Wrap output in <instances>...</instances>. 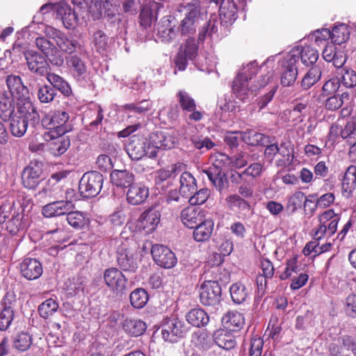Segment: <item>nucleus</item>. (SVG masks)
Masks as SVG:
<instances>
[{"instance_id":"1","label":"nucleus","mask_w":356,"mask_h":356,"mask_svg":"<svg viewBox=\"0 0 356 356\" xmlns=\"http://www.w3.org/2000/svg\"><path fill=\"white\" fill-rule=\"evenodd\" d=\"M257 71L254 63H249L243 71L238 74L232 83V90L236 97L243 102H250L256 95V92L264 87L273 76V72H268L265 75H261L257 84L249 86L252 76Z\"/></svg>"},{"instance_id":"2","label":"nucleus","mask_w":356,"mask_h":356,"mask_svg":"<svg viewBox=\"0 0 356 356\" xmlns=\"http://www.w3.org/2000/svg\"><path fill=\"white\" fill-rule=\"evenodd\" d=\"M13 136L20 138L26 132L29 122L33 126L39 123L40 116L32 102L28 99L17 103V111L8 120Z\"/></svg>"},{"instance_id":"3","label":"nucleus","mask_w":356,"mask_h":356,"mask_svg":"<svg viewBox=\"0 0 356 356\" xmlns=\"http://www.w3.org/2000/svg\"><path fill=\"white\" fill-rule=\"evenodd\" d=\"M69 114L63 111H56L46 115L41 120L42 125L49 130V135L53 138L63 136L71 130L68 123Z\"/></svg>"},{"instance_id":"4","label":"nucleus","mask_w":356,"mask_h":356,"mask_svg":"<svg viewBox=\"0 0 356 356\" xmlns=\"http://www.w3.org/2000/svg\"><path fill=\"white\" fill-rule=\"evenodd\" d=\"M126 151L129 157L136 161L141 159L145 156H147L149 158L157 156L155 148L151 145L149 138L131 136L126 146Z\"/></svg>"},{"instance_id":"5","label":"nucleus","mask_w":356,"mask_h":356,"mask_svg":"<svg viewBox=\"0 0 356 356\" xmlns=\"http://www.w3.org/2000/svg\"><path fill=\"white\" fill-rule=\"evenodd\" d=\"M185 17L181 20L179 31L181 35L191 37L195 31L198 25L200 15V2L199 0H192L185 6Z\"/></svg>"},{"instance_id":"6","label":"nucleus","mask_w":356,"mask_h":356,"mask_svg":"<svg viewBox=\"0 0 356 356\" xmlns=\"http://www.w3.org/2000/svg\"><path fill=\"white\" fill-rule=\"evenodd\" d=\"M44 33L48 38L55 41L57 49L63 53L72 54L83 49L76 40L69 38L65 33L52 26L46 27Z\"/></svg>"},{"instance_id":"7","label":"nucleus","mask_w":356,"mask_h":356,"mask_svg":"<svg viewBox=\"0 0 356 356\" xmlns=\"http://www.w3.org/2000/svg\"><path fill=\"white\" fill-rule=\"evenodd\" d=\"M104 182L103 175L96 171L85 173L79 181V190L84 198L94 197L99 193Z\"/></svg>"},{"instance_id":"8","label":"nucleus","mask_w":356,"mask_h":356,"mask_svg":"<svg viewBox=\"0 0 356 356\" xmlns=\"http://www.w3.org/2000/svg\"><path fill=\"white\" fill-rule=\"evenodd\" d=\"M200 302L207 307L216 308L222 300V289L217 281L204 282L199 289Z\"/></svg>"},{"instance_id":"9","label":"nucleus","mask_w":356,"mask_h":356,"mask_svg":"<svg viewBox=\"0 0 356 356\" xmlns=\"http://www.w3.org/2000/svg\"><path fill=\"white\" fill-rule=\"evenodd\" d=\"M298 54L297 50H291L282 61L280 83L283 87H291L296 83L298 76Z\"/></svg>"},{"instance_id":"10","label":"nucleus","mask_w":356,"mask_h":356,"mask_svg":"<svg viewBox=\"0 0 356 356\" xmlns=\"http://www.w3.org/2000/svg\"><path fill=\"white\" fill-rule=\"evenodd\" d=\"M340 217L330 209L319 216L320 226L316 231L314 237L320 240L325 236H332L337 231Z\"/></svg>"},{"instance_id":"11","label":"nucleus","mask_w":356,"mask_h":356,"mask_svg":"<svg viewBox=\"0 0 356 356\" xmlns=\"http://www.w3.org/2000/svg\"><path fill=\"white\" fill-rule=\"evenodd\" d=\"M88 52L85 49H81L79 54H75L66 58V63L71 74L77 81H83L87 74V65L86 58Z\"/></svg>"},{"instance_id":"12","label":"nucleus","mask_w":356,"mask_h":356,"mask_svg":"<svg viewBox=\"0 0 356 356\" xmlns=\"http://www.w3.org/2000/svg\"><path fill=\"white\" fill-rule=\"evenodd\" d=\"M161 220L159 206L154 205L143 212L137 222V227L145 234L153 232Z\"/></svg>"},{"instance_id":"13","label":"nucleus","mask_w":356,"mask_h":356,"mask_svg":"<svg viewBox=\"0 0 356 356\" xmlns=\"http://www.w3.org/2000/svg\"><path fill=\"white\" fill-rule=\"evenodd\" d=\"M104 281L111 291L115 293H122L127 286V278L117 268H109L104 273Z\"/></svg>"},{"instance_id":"14","label":"nucleus","mask_w":356,"mask_h":356,"mask_svg":"<svg viewBox=\"0 0 356 356\" xmlns=\"http://www.w3.org/2000/svg\"><path fill=\"white\" fill-rule=\"evenodd\" d=\"M152 255L156 264L165 268H171L177 264V258L166 246L155 244L152 248Z\"/></svg>"},{"instance_id":"15","label":"nucleus","mask_w":356,"mask_h":356,"mask_svg":"<svg viewBox=\"0 0 356 356\" xmlns=\"http://www.w3.org/2000/svg\"><path fill=\"white\" fill-rule=\"evenodd\" d=\"M117 261L122 270L134 273L138 268L134 251L127 243H122L117 250Z\"/></svg>"},{"instance_id":"16","label":"nucleus","mask_w":356,"mask_h":356,"mask_svg":"<svg viewBox=\"0 0 356 356\" xmlns=\"http://www.w3.org/2000/svg\"><path fill=\"white\" fill-rule=\"evenodd\" d=\"M16 300L14 296L7 293L2 301L3 309L0 312V330H7L15 318Z\"/></svg>"},{"instance_id":"17","label":"nucleus","mask_w":356,"mask_h":356,"mask_svg":"<svg viewBox=\"0 0 356 356\" xmlns=\"http://www.w3.org/2000/svg\"><path fill=\"white\" fill-rule=\"evenodd\" d=\"M24 56L30 71L40 76L49 73V65L44 56L32 50L26 51Z\"/></svg>"},{"instance_id":"18","label":"nucleus","mask_w":356,"mask_h":356,"mask_svg":"<svg viewBox=\"0 0 356 356\" xmlns=\"http://www.w3.org/2000/svg\"><path fill=\"white\" fill-rule=\"evenodd\" d=\"M149 142L152 147L158 153L159 149H170L175 147L177 139L171 131H157L149 136Z\"/></svg>"},{"instance_id":"19","label":"nucleus","mask_w":356,"mask_h":356,"mask_svg":"<svg viewBox=\"0 0 356 356\" xmlns=\"http://www.w3.org/2000/svg\"><path fill=\"white\" fill-rule=\"evenodd\" d=\"M183 323L177 318L168 319L161 330L162 337L165 341L176 342L177 337H181L184 333Z\"/></svg>"},{"instance_id":"20","label":"nucleus","mask_w":356,"mask_h":356,"mask_svg":"<svg viewBox=\"0 0 356 356\" xmlns=\"http://www.w3.org/2000/svg\"><path fill=\"white\" fill-rule=\"evenodd\" d=\"M42 164L38 162H31L24 169L22 179L24 187L34 189L42 181Z\"/></svg>"},{"instance_id":"21","label":"nucleus","mask_w":356,"mask_h":356,"mask_svg":"<svg viewBox=\"0 0 356 356\" xmlns=\"http://www.w3.org/2000/svg\"><path fill=\"white\" fill-rule=\"evenodd\" d=\"M203 172L207 175L209 181L218 191L221 192L222 190L227 188L229 181L226 177L225 172L222 166H220L218 164L217 161L208 169L204 170Z\"/></svg>"},{"instance_id":"22","label":"nucleus","mask_w":356,"mask_h":356,"mask_svg":"<svg viewBox=\"0 0 356 356\" xmlns=\"http://www.w3.org/2000/svg\"><path fill=\"white\" fill-rule=\"evenodd\" d=\"M74 205L72 201L60 200L55 201L44 205L42 207V213L44 216L51 218L66 215L68 211H72Z\"/></svg>"},{"instance_id":"23","label":"nucleus","mask_w":356,"mask_h":356,"mask_svg":"<svg viewBox=\"0 0 356 356\" xmlns=\"http://www.w3.org/2000/svg\"><path fill=\"white\" fill-rule=\"evenodd\" d=\"M20 271L24 277L29 280L38 279L43 273V268L39 260L35 258H25L20 264Z\"/></svg>"},{"instance_id":"24","label":"nucleus","mask_w":356,"mask_h":356,"mask_svg":"<svg viewBox=\"0 0 356 356\" xmlns=\"http://www.w3.org/2000/svg\"><path fill=\"white\" fill-rule=\"evenodd\" d=\"M182 223L190 229H193L204 219L203 211L193 205L184 208L180 214Z\"/></svg>"},{"instance_id":"25","label":"nucleus","mask_w":356,"mask_h":356,"mask_svg":"<svg viewBox=\"0 0 356 356\" xmlns=\"http://www.w3.org/2000/svg\"><path fill=\"white\" fill-rule=\"evenodd\" d=\"M42 79L35 76H31L29 79V87L31 89L36 88L39 86L38 90V98L41 103H49L52 102L56 95L54 88L47 85L42 84Z\"/></svg>"},{"instance_id":"26","label":"nucleus","mask_w":356,"mask_h":356,"mask_svg":"<svg viewBox=\"0 0 356 356\" xmlns=\"http://www.w3.org/2000/svg\"><path fill=\"white\" fill-rule=\"evenodd\" d=\"M111 183L120 188H127L133 185L135 176L127 170H114L110 175Z\"/></svg>"},{"instance_id":"27","label":"nucleus","mask_w":356,"mask_h":356,"mask_svg":"<svg viewBox=\"0 0 356 356\" xmlns=\"http://www.w3.org/2000/svg\"><path fill=\"white\" fill-rule=\"evenodd\" d=\"M221 24H232L237 18V8L232 0H223L219 9Z\"/></svg>"},{"instance_id":"28","label":"nucleus","mask_w":356,"mask_h":356,"mask_svg":"<svg viewBox=\"0 0 356 356\" xmlns=\"http://www.w3.org/2000/svg\"><path fill=\"white\" fill-rule=\"evenodd\" d=\"M149 195V188L140 184L131 185L127 193V200L133 205L143 203Z\"/></svg>"},{"instance_id":"29","label":"nucleus","mask_w":356,"mask_h":356,"mask_svg":"<svg viewBox=\"0 0 356 356\" xmlns=\"http://www.w3.org/2000/svg\"><path fill=\"white\" fill-rule=\"evenodd\" d=\"M275 138H272L270 136V143L266 145H263L262 146L266 147L264 150V156L266 159L270 161H272L274 157L280 154L284 159V161L290 163L293 161V155L289 152L288 149H282L278 147L277 143L274 142Z\"/></svg>"},{"instance_id":"30","label":"nucleus","mask_w":356,"mask_h":356,"mask_svg":"<svg viewBox=\"0 0 356 356\" xmlns=\"http://www.w3.org/2000/svg\"><path fill=\"white\" fill-rule=\"evenodd\" d=\"M56 16L62 19L64 26L67 29L74 27L78 19L75 12L65 2H60V6H57Z\"/></svg>"},{"instance_id":"31","label":"nucleus","mask_w":356,"mask_h":356,"mask_svg":"<svg viewBox=\"0 0 356 356\" xmlns=\"http://www.w3.org/2000/svg\"><path fill=\"white\" fill-rule=\"evenodd\" d=\"M122 330L131 337L141 336L147 329L146 323L137 318H127L122 322Z\"/></svg>"},{"instance_id":"32","label":"nucleus","mask_w":356,"mask_h":356,"mask_svg":"<svg viewBox=\"0 0 356 356\" xmlns=\"http://www.w3.org/2000/svg\"><path fill=\"white\" fill-rule=\"evenodd\" d=\"M192 342L197 348L203 351H216L214 339L210 337V336L203 330H199L193 334Z\"/></svg>"},{"instance_id":"33","label":"nucleus","mask_w":356,"mask_h":356,"mask_svg":"<svg viewBox=\"0 0 356 356\" xmlns=\"http://www.w3.org/2000/svg\"><path fill=\"white\" fill-rule=\"evenodd\" d=\"M356 188V165H350L343 176L342 180V193L344 196L348 197L352 195Z\"/></svg>"},{"instance_id":"34","label":"nucleus","mask_w":356,"mask_h":356,"mask_svg":"<svg viewBox=\"0 0 356 356\" xmlns=\"http://www.w3.org/2000/svg\"><path fill=\"white\" fill-rule=\"evenodd\" d=\"M179 193L183 197H188L197 190V181L191 173L183 172L179 178Z\"/></svg>"},{"instance_id":"35","label":"nucleus","mask_w":356,"mask_h":356,"mask_svg":"<svg viewBox=\"0 0 356 356\" xmlns=\"http://www.w3.org/2000/svg\"><path fill=\"white\" fill-rule=\"evenodd\" d=\"M186 318L189 324L196 327H204L209 322V315L200 308L191 309L186 314Z\"/></svg>"},{"instance_id":"36","label":"nucleus","mask_w":356,"mask_h":356,"mask_svg":"<svg viewBox=\"0 0 356 356\" xmlns=\"http://www.w3.org/2000/svg\"><path fill=\"white\" fill-rule=\"evenodd\" d=\"M316 195H309L308 197H305V194L301 191L295 192L291 196L289 197L288 203L286 206V210L293 213L299 208L301 207L302 204L304 201V207H305L309 203H313V200L309 199L310 197H315Z\"/></svg>"},{"instance_id":"37","label":"nucleus","mask_w":356,"mask_h":356,"mask_svg":"<svg viewBox=\"0 0 356 356\" xmlns=\"http://www.w3.org/2000/svg\"><path fill=\"white\" fill-rule=\"evenodd\" d=\"M193 229V238L196 241L202 242L208 240L213 232V222L211 220L203 219Z\"/></svg>"},{"instance_id":"38","label":"nucleus","mask_w":356,"mask_h":356,"mask_svg":"<svg viewBox=\"0 0 356 356\" xmlns=\"http://www.w3.org/2000/svg\"><path fill=\"white\" fill-rule=\"evenodd\" d=\"M15 113L14 100L12 95L0 93V118L8 121Z\"/></svg>"},{"instance_id":"39","label":"nucleus","mask_w":356,"mask_h":356,"mask_svg":"<svg viewBox=\"0 0 356 356\" xmlns=\"http://www.w3.org/2000/svg\"><path fill=\"white\" fill-rule=\"evenodd\" d=\"M241 138L245 143L252 146H262L270 142L269 136H266L254 130L241 133Z\"/></svg>"},{"instance_id":"40","label":"nucleus","mask_w":356,"mask_h":356,"mask_svg":"<svg viewBox=\"0 0 356 356\" xmlns=\"http://www.w3.org/2000/svg\"><path fill=\"white\" fill-rule=\"evenodd\" d=\"M86 279L82 276L69 278L64 284L67 296H75L83 292Z\"/></svg>"},{"instance_id":"41","label":"nucleus","mask_w":356,"mask_h":356,"mask_svg":"<svg viewBox=\"0 0 356 356\" xmlns=\"http://www.w3.org/2000/svg\"><path fill=\"white\" fill-rule=\"evenodd\" d=\"M350 103V95L349 92H344L341 94L334 95L328 97L325 103V107L329 111H336L343 105H348Z\"/></svg>"},{"instance_id":"42","label":"nucleus","mask_w":356,"mask_h":356,"mask_svg":"<svg viewBox=\"0 0 356 356\" xmlns=\"http://www.w3.org/2000/svg\"><path fill=\"white\" fill-rule=\"evenodd\" d=\"M214 343L216 349L218 348L227 350L234 348L236 341L232 333L222 330L215 334Z\"/></svg>"},{"instance_id":"43","label":"nucleus","mask_w":356,"mask_h":356,"mask_svg":"<svg viewBox=\"0 0 356 356\" xmlns=\"http://www.w3.org/2000/svg\"><path fill=\"white\" fill-rule=\"evenodd\" d=\"M229 292L232 301L238 305L245 302L249 296L248 289L241 282L233 284L229 288Z\"/></svg>"},{"instance_id":"44","label":"nucleus","mask_w":356,"mask_h":356,"mask_svg":"<svg viewBox=\"0 0 356 356\" xmlns=\"http://www.w3.org/2000/svg\"><path fill=\"white\" fill-rule=\"evenodd\" d=\"M292 50H297L298 59L300 58L302 63L307 66L314 65L318 58V51L310 47H297Z\"/></svg>"},{"instance_id":"45","label":"nucleus","mask_w":356,"mask_h":356,"mask_svg":"<svg viewBox=\"0 0 356 356\" xmlns=\"http://www.w3.org/2000/svg\"><path fill=\"white\" fill-rule=\"evenodd\" d=\"M222 322L229 330L240 329L245 323L242 314L238 312H229L222 317Z\"/></svg>"},{"instance_id":"46","label":"nucleus","mask_w":356,"mask_h":356,"mask_svg":"<svg viewBox=\"0 0 356 356\" xmlns=\"http://www.w3.org/2000/svg\"><path fill=\"white\" fill-rule=\"evenodd\" d=\"M32 343V336L26 332H22L15 337L13 346L18 351L24 352L31 348Z\"/></svg>"},{"instance_id":"47","label":"nucleus","mask_w":356,"mask_h":356,"mask_svg":"<svg viewBox=\"0 0 356 356\" xmlns=\"http://www.w3.org/2000/svg\"><path fill=\"white\" fill-rule=\"evenodd\" d=\"M321 69L316 65L312 67L305 75L301 81V87L304 90H307L317 83L321 77Z\"/></svg>"},{"instance_id":"48","label":"nucleus","mask_w":356,"mask_h":356,"mask_svg":"<svg viewBox=\"0 0 356 356\" xmlns=\"http://www.w3.org/2000/svg\"><path fill=\"white\" fill-rule=\"evenodd\" d=\"M47 79L53 86L54 89L60 91L64 95L68 96L71 93V88L68 83L65 81L61 76L54 73H48Z\"/></svg>"},{"instance_id":"49","label":"nucleus","mask_w":356,"mask_h":356,"mask_svg":"<svg viewBox=\"0 0 356 356\" xmlns=\"http://www.w3.org/2000/svg\"><path fill=\"white\" fill-rule=\"evenodd\" d=\"M148 299V294L143 289H136L129 296L131 305L136 309H141L145 307Z\"/></svg>"},{"instance_id":"50","label":"nucleus","mask_w":356,"mask_h":356,"mask_svg":"<svg viewBox=\"0 0 356 356\" xmlns=\"http://www.w3.org/2000/svg\"><path fill=\"white\" fill-rule=\"evenodd\" d=\"M58 308V303L54 298H49L42 302L38 307V313L41 318L47 319L51 316Z\"/></svg>"},{"instance_id":"51","label":"nucleus","mask_w":356,"mask_h":356,"mask_svg":"<svg viewBox=\"0 0 356 356\" xmlns=\"http://www.w3.org/2000/svg\"><path fill=\"white\" fill-rule=\"evenodd\" d=\"M340 83L346 88H352L356 86V72L348 67H344L339 71Z\"/></svg>"},{"instance_id":"52","label":"nucleus","mask_w":356,"mask_h":356,"mask_svg":"<svg viewBox=\"0 0 356 356\" xmlns=\"http://www.w3.org/2000/svg\"><path fill=\"white\" fill-rule=\"evenodd\" d=\"M349 35L350 33L347 26L341 24L333 28L331 31V40L333 43L341 44L347 41Z\"/></svg>"},{"instance_id":"53","label":"nucleus","mask_w":356,"mask_h":356,"mask_svg":"<svg viewBox=\"0 0 356 356\" xmlns=\"http://www.w3.org/2000/svg\"><path fill=\"white\" fill-rule=\"evenodd\" d=\"M157 35L163 42H170L175 36V31L168 19H163L158 24Z\"/></svg>"},{"instance_id":"54","label":"nucleus","mask_w":356,"mask_h":356,"mask_svg":"<svg viewBox=\"0 0 356 356\" xmlns=\"http://www.w3.org/2000/svg\"><path fill=\"white\" fill-rule=\"evenodd\" d=\"M112 0H104L102 5V11L104 10V17L111 23L119 22L120 21V13L116 5L111 3Z\"/></svg>"},{"instance_id":"55","label":"nucleus","mask_w":356,"mask_h":356,"mask_svg":"<svg viewBox=\"0 0 356 356\" xmlns=\"http://www.w3.org/2000/svg\"><path fill=\"white\" fill-rule=\"evenodd\" d=\"M53 140L50 143V149L52 153L56 156L63 154L70 146V140L68 138H63L62 136H57L53 138L50 136Z\"/></svg>"},{"instance_id":"56","label":"nucleus","mask_w":356,"mask_h":356,"mask_svg":"<svg viewBox=\"0 0 356 356\" xmlns=\"http://www.w3.org/2000/svg\"><path fill=\"white\" fill-rule=\"evenodd\" d=\"M177 97L178 98V102L180 107L184 111L191 112L196 108L195 100L187 92L180 90L177 92Z\"/></svg>"},{"instance_id":"57","label":"nucleus","mask_w":356,"mask_h":356,"mask_svg":"<svg viewBox=\"0 0 356 356\" xmlns=\"http://www.w3.org/2000/svg\"><path fill=\"white\" fill-rule=\"evenodd\" d=\"M66 215L67 221L74 228L81 229L87 223V219L81 212L70 211Z\"/></svg>"},{"instance_id":"58","label":"nucleus","mask_w":356,"mask_h":356,"mask_svg":"<svg viewBox=\"0 0 356 356\" xmlns=\"http://www.w3.org/2000/svg\"><path fill=\"white\" fill-rule=\"evenodd\" d=\"M151 103L148 100L143 99L136 103L127 104L123 107L127 111L143 115L151 108Z\"/></svg>"},{"instance_id":"59","label":"nucleus","mask_w":356,"mask_h":356,"mask_svg":"<svg viewBox=\"0 0 356 356\" xmlns=\"http://www.w3.org/2000/svg\"><path fill=\"white\" fill-rule=\"evenodd\" d=\"M108 38L102 30L96 31L92 37V43L96 50L101 52L106 50L108 46Z\"/></svg>"},{"instance_id":"60","label":"nucleus","mask_w":356,"mask_h":356,"mask_svg":"<svg viewBox=\"0 0 356 356\" xmlns=\"http://www.w3.org/2000/svg\"><path fill=\"white\" fill-rule=\"evenodd\" d=\"M226 204L230 209H234L236 208L245 210L248 209L250 204L244 199L241 198L236 194L230 195L225 199Z\"/></svg>"},{"instance_id":"61","label":"nucleus","mask_w":356,"mask_h":356,"mask_svg":"<svg viewBox=\"0 0 356 356\" xmlns=\"http://www.w3.org/2000/svg\"><path fill=\"white\" fill-rule=\"evenodd\" d=\"M86 1L89 6L90 12L94 18L98 19L102 16V2L101 0H72V3L76 6L82 5Z\"/></svg>"},{"instance_id":"62","label":"nucleus","mask_w":356,"mask_h":356,"mask_svg":"<svg viewBox=\"0 0 356 356\" xmlns=\"http://www.w3.org/2000/svg\"><path fill=\"white\" fill-rule=\"evenodd\" d=\"M6 83L9 88L10 92L14 94L15 92L19 94L23 91L27 92L25 86H24L21 78L15 75H10L7 77Z\"/></svg>"},{"instance_id":"63","label":"nucleus","mask_w":356,"mask_h":356,"mask_svg":"<svg viewBox=\"0 0 356 356\" xmlns=\"http://www.w3.org/2000/svg\"><path fill=\"white\" fill-rule=\"evenodd\" d=\"M210 191L207 188H202L199 191H195L193 195H190L189 202L191 205H198L204 204L210 196Z\"/></svg>"},{"instance_id":"64","label":"nucleus","mask_w":356,"mask_h":356,"mask_svg":"<svg viewBox=\"0 0 356 356\" xmlns=\"http://www.w3.org/2000/svg\"><path fill=\"white\" fill-rule=\"evenodd\" d=\"M344 311L351 317L356 318V295L350 294L344 300Z\"/></svg>"}]
</instances>
